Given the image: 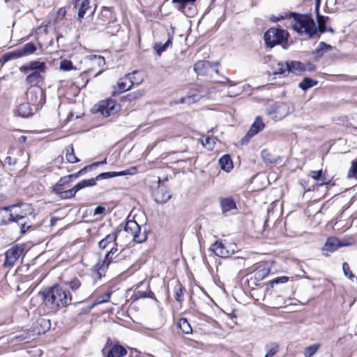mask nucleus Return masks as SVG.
<instances>
[{
  "label": "nucleus",
  "mask_w": 357,
  "mask_h": 357,
  "mask_svg": "<svg viewBox=\"0 0 357 357\" xmlns=\"http://www.w3.org/2000/svg\"><path fill=\"white\" fill-rule=\"evenodd\" d=\"M45 305L52 310L63 307L70 304L71 294L61 284L46 288L39 293Z\"/></svg>",
  "instance_id": "f257e3e1"
},
{
  "label": "nucleus",
  "mask_w": 357,
  "mask_h": 357,
  "mask_svg": "<svg viewBox=\"0 0 357 357\" xmlns=\"http://www.w3.org/2000/svg\"><path fill=\"white\" fill-rule=\"evenodd\" d=\"M289 17L294 20L292 29L300 36L312 38L317 35V27L311 15L289 13Z\"/></svg>",
  "instance_id": "f03ea898"
},
{
  "label": "nucleus",
  "mask_w": 357,
  "mask_h": 357,
  "mask_svg": "<svg viewBox=\"0 0 357 357\" xmlns=\"http://www.w3.org/2000/svg\"><path fill=\"white\" fill-rule=\"evenodd\" d=\"M47 65L40 61H32L20 67L21 73L26 74L25 82L31 85H38L45 80Z\"/></svg>",
  "instance_id": "7ed1b4c3"
},
{
  "label": "nucleus",
  "mask_w": 357,
  "mask_h": 357,
  "mask_svg": "<svg viewBox=\"0 0 357 357\" xmlns=\"http://www.w3.org/2000/svg\"><path fill=\"white\" fill-rule=\"evenodd\" d=\"M31 208L29 204H13L0 208V214H2L1 225H7L10 222L23 220L28 214L31 213Z\"/></svg>",
  "instance_id": "20e7f679"
},
{
  "label": "nucleus",
  "mask_w": 357,
  "mask_h": 357,
  "mask_svg": "<svg viewBox=\"0 0 357 357\" xmlns=\"http://www.w3.org/2000/svg\"><path fill=\"white\" fill-rule=\"evenodd\" d=\"M27 103L38 110L45 102V91L38 85H31L26 91Z\"/></svg>",
  "instance_id": "39448f33"
},
{
  "label": "nucleus",
  "mask_w": 357,
  "mask_h": 357,
  "mask_svg": "<svg viewBox=\"0 0 357 357\" xmlns=\"http://www.w3.org/2000/svg\"><path fill=\"white\" fill-rule=\"evenodd\" d=\"M288 33L283 29L271 28L264 35V40L268 47H273L287 39Z\"/></svg>",
  "instance_id": "423d86ee"
},
{
  "label": "nucleus",
  "mask_w": 357,
  "mask_h": 357,
  "mask_svg": "<svg viewBox=\"0 0 357 357\" xmlns=\"http://www.w3.org/2000/svg\"><path fill=\"white\" fill-rule=\"evenodd\" d=\"M293 111L294 107L289 103L273 104L266 108L267 114L275 121L282 119Z\"/></svg>",
  "instance_id": "0eeeda50"
},
{
  "label": "nucleus",
  "mask_w": 357,
  "mask_h": 357,
  "mask_svg": "<svg viewBox=\"0 0 357 357\" xmlns=\"http://www.w3.org/2000/svg\"><path fill=\"white\" fill-rule=\"evenodd\" d=\"M96 185L94 179H84L77 183L73 188L69 189L68 190L61 191L57 190L54 191L56 194L59 195L61 199H71L74 197L76 193L86 187H91Z\"/></svg>",
  "instance_id": "6e6552de"
},
{
  "label": "nucleus",
  "mask_w": 357,
  "mask_h": 357,
  "mask_svg": "<svg viewBox=\"0 0 357 357\" xmlns=\"http://www.w3.org/2000/svg\"><path fill=\"white\" fill-rule=\"evenodd\" d=\"M124 231L128 236L132 238L136 243H142L146 238L145 233H141V227L135 220H128L125 225Z\"/></svg>",
  "instance_id": "1a4fd4ad"
},
{
  "label": "nucleus",
  "mask_w": 357,
  "mask_h": 357,
  "mask_svg": "<svg viewBox=\"0 0 357 357\" xmlns=\"http://www.w3.org/2000/svg\"><path fill=\"white\" fill-rule=\"evenodd\" d=\"M117 251V248L114 246L111 247L110 250L105 255L104 259L100 261L94 266L93 269L97 272L99 278L101 277L102 273L105 272L108 268L109 264L114 262L115 259L114 257Z\"/></svg>",
  "instance_id": "9d476101"
},
{
  "label": "nucleus",
  "mask_w": 357,
  "mask_h": 357,
  "mask_svg": "<svg viewBox=\"0 0 357 357\" xmlns=\"http://www.w3.org/2000/svg\"><path fill=\"white\" fill-rule=\"evenodd\" d=\"M24 250V248L22 246H19L17 245L13 246L11 248L8 249L5 253V261L3 263V266L5 267H11L14 265L15 261L19 259L21 256Z\"/></svg>",
  "instance_id": "9b49d317"
},
{
  "label": "nucleus",
  "mask_w": 357,
  "mask_h": 357,
  "mask_svg": "<svg viewBox=\"0 0 357 357\" xmlns=\"http://www.w3.org/2000/svg\"><path fill=\"white\" fill-rule=\"evenodd\" d=\"M98 111L104 116H109L117 112L116 105L114 100L107 99L98 103Z\"/></svg>",
  "instance_id": "f8f14e48"
},
{
  "label": "nucleus",
  "mask_w": 357,
  "mask_h": 357,
  "mask_svg": "<svg viewBox=\"0 0 357 357\" xmlns=\"http://www.w3.org/2000/svg\"><path fill=\"white\" fill-rule=\"evenodd\" d=\"M264 128V123L259 116L256 117L247 134L241 139V144L247 143L249 139L257 135Z\"/></svg>",
  "instance_id": "ddd939ff"
},
{
  "label": "nucleus",
  "mask_w": 357,
  "mask_h": 357,
  "mask_svg": "<svg viewBox=\"0 0 357 357\" xmlns=\"http://www.w3.org/2000/svg\"><path fill=\"white\" fill-rule=\"evenodd\" d=\"M154 201L158 204H165L171 199L172 195L163 185H159L153 194Z\"/></svg>",
  "instance_id": "4468645a"
},
{
  "label": "nucleus",
  "mask_w": 357,
  "mask_h": 357,
  "mask_svg": "<svg viewBox=\"0 0 357 357\" xmlns=\"http://www.w3.org/2000/svg\"><path fill=\"white\" fill-rule=\"evenodd\" d=\"M196 0H172L174 3L178 4V10L183 11L185 15L192 16L196 13L195 8L192 5Z\"/></svg>",
  "instance_id": "2eb2a0df"
},
{
  "label": "nucleus",
  "mask_w": 357,
  "mask_h": 357,
  "mask_svg": "<svg viewBox=\"0 0 357 357\" xmlns=\"http://www.w3.org/2000/svg\"><path fill=\"white\" fill-rule=\"evenodd\" d=\"M130 77L127 74L124 77L120 79V80L118 82V89L120 92L126 91L130 89L132 86L139 85L144 80V77L142 76L132 81H130Z\"/></svg>",
  "instance_id": "dca6fc26"
},
{
  "label": "nucleus",
  "mask_w": 357,
  "mask_h": 357,
  "mask_svg": "<svg viewBox=\"0 0 357 357\" xmlns=\"http://www.w3.org/2000/svg\"><path fill=\"white\" fill-rule=\"evenodd\" d=\"M94 0H72L74 7L78 10L77 15L79 20L82 19L88 10L91 6V4Z\"/></svg>",
  "instance_id": "f3484780"
},
{
  "label": "nucleus",
  "mask_w": 357,
  "mask_h": 357,
  "mask_svg": "<svg viewBox=\"0 0 357 357\" xmlns=\"http://www.w3.org/2000/svg\"><path fill=\"white\" fill-rule=\"evenodd\" d=\"M216 256L220 257H227L231 253L234 252V250L231 252L226 247L221 241L215 242L210 248Z\"/></svg>",
  "instance_id": "a211bd4d"
},
{
  "label": "nucleus",
  "mask_w": 357,
  "mask_h": 357,
  "mask_svg": "<svg viewBox=\"0 0 357 357\" xmlns=\"http://www.w3.org/2000/svg\"><path fill=\"white\" fill-rule=\"evenodd\" d=\"M131 174L130 169H126L121 172H104L98 174L96 178H92L91 179H94L95 181H100L102 179L111 178L116 176H126ZM96 183V182H95Z\"/></svg>",
  "instance_id": "6ab92c4d"
},
{
  "label": "nucleus",
  "mask_w": 357,
  "mask_h": 357,
  "mask_svg": "<svg viewBox=\"0 0 357 357\" xmlns=\"http://www.w3.org/2000/svg\"><path fill=\"white\" fill-rule=\"evenodd\" d=\"M117 238V234L116 233H112L107 235L103 239H102L99 243L98 246L101 250H105L110 246L113 247L116 245V241Z\"/></svg>",
  "instance_id": "aec40b11"
},
{
  "label": "nucleus",
  "mask_w": 357,
  "mask_h": 357,
  "mask_svg": "<svg viewBox=\"0 0 357 357\" xmlns=\"http://www.w3.org/2000/svg\"><path fill=\"white\" fill-rule=\"evenodd\" d=\"M211 62L208 61H199L195 63L194 71L199 75H204L208 73V70L211 68Z\"/></svg>",
  "instance_id": "412c9836"
},
{
  "label": "nucleus",
  "mask_w": 357,
  "mask_h": 357,
  "mask_svg": "<svg viewBox=\"0 0 357 357\" xmlns=\"http://www.w3.org/2000/svg\"><path fill=\"white\" fill-rule=\"evenodd\" d=\"M344 245V244L341 243L337 238L331 237L328 238L327 241L326 242L323 248V250L325 251L333 252L335 250H336L338 248Z\"/></svg>",
  "instance_id": "4be33fe9"
},
{
  "label": "nucleus",
  "mask_w": 357,
  "mask_h": 357,
  "mask_svg": "<svg viewBox=\"0 0 357 357\" xmlns=\"http://www.w3.org/2000/svg\"><path fill=\"white\" fill-rule=\"evenodd\" d=\"M288 73H292L296 75L300 74L305 71V63L300 61H292L287 62Z\"/></svg>",
  "instance_id": "5701e85b"
},
{
  "label": "nucleus",
  "mask_w": 357,
  "mask_h": 357,
  "mask_svg": "<svg viewBox=\"0 0 357 357\" xmlns=\"http://www.w3.org/2000/svg\"><path fill=\"white\" fill-rule=\"evenodd\" d=\"M36 111L30 104L26 102L21 104L17 109V114L19 116L26 118L32 115Z\"/></svg>",
  "instance_id": "b1692460"
},
{
  "label": "nucleus",
  "mask_w": 357,
  "mask_h": 357,
  "mask_svg": "<svg viewBox=\"0 0 357 357\" xmlns=\"http://www.w3.org/2000/svg\"><path fill=\"white\" fill-rule=\"evenodd\" d=\"M205 96L203 88L202 86H198L195 89H192L189 91V95L188 96V99L191 100L192 102H196L199 100L200 98Z\"/></svg>",
  "instance_id": "393cba45"
},
{
  "label": "nucleus",
  "mask_w": 357,
  "mask_h": 357,
  "mask_svg": "<svg viewBox=\"0 0 357 357\" xmlns=\"http://www.w3.org/2000/svg\"><path fill=\"white\" fill-rule=\"evenodd\" d=\"M219 164L222 169L225 172H229L233 169V162L229 155H224L219 160Z\"/></svg>",
  "instance_id": "a878e982"
},
{
  "label": "nucleus",
  "mask_w": 357,
  "mask_h": 357,
  "mask_svg": "<svg viewBox=\"0 0 357 357\" xmlns=\"http://www.w3.org/2000/svg\"><path fill=\"white\" fill-rule=\"evenodd\" d=\"M127 351L121 345H114L108 352L107 357H123L126 356Z\"/></svg>",
  "instance_id": "bb28decb"
},
{
  "label": "nucleus",
  "mask_w": 357,
  "mask_h": 357,
  "mask_svg": "<svg viewBox=\"0 0 357 357\" xmlns=\"http://www.w3.org/2000/svg\"><path fill=\"white\" fill-rule=\"evenodd\" d=\"M18 50L21 56L23 57L33 54L36 51L37 48L33 43L29 42Z\"/></svg>",
  "instance_id": "cd10ccee"
},
{
  "label": "nucleus",
  "mask_w": 357,
  "mask_h": 357,
  "mask_svg": "<svg viewBox=\"0 0 357 357\" xmlns=\"http://www.w3.org/2000/svg\"><path fill=\"white\" fill-rule=\"evenodd\" d=\"M261 155L266 163L276 164L280 160V156H274L268 150H263L261 152Z\"/></svg>",
  "instance_id": "c85d7f7f"
},
{
  "label": "nucleus",
  "mask_w": 357,
  "mask_h": 357,
  "mask_svg": "<svg viewBox=\"0 0 357 357\" xmlns=\"http://www.w3.org/2000/svg\"><path fill=\"white\" fill-rule=\"evenodd\" d=\"M317 13V21L318 24L317 33L319 32L321 33L326 31V24L328 21L329 17L327 16L321 15L318 11Z\"/></svg>",
  "instance_id": "c756f323"
},
{
  "label": "nucleus",
  "mask_w": 357,
  "mask_h": 357,
  "mask_svg": "<svg viewBox=\"0 0 357 357\" xmlns=\"http://www.w3.org/2000/svg\"><path fill=\"white\" fill-rule=\"evenodd\" d=\"M287 62L286 63H278L276 67L274 68L273 75H279L280 77H283L289 74Z\"/></svg>",
  "instance_id": "7c9ffc66"
},
{
  "label": "nucleus",
  "mask_w": 357,
  "mask_h": 357,
  "mask_svg": "<svg viewBox=\"0 0 357 357\" xmlns=\"http://www.w3.org/2000/svg\"><path fill=\"white\" fill-rule=\"evenodd\" d=\"M221 207L223 213H226L233 208H236V204L232 199L226 198L221 201Z\"/></svg>",
  "instance_id": "2f4dec72"
},
{
  "label": "nucleus",
  "mask_w": 357,
  "mask_h": 357,
  "mask_svg": "<svg viewBox=\"0 0 357 357\" xmlns=\"http://www.w3.org/2000/svg\"><path fill=\"white\" fill-rule=\"evenodd\" d=\"M318 82L310 77H305L298 84L299 88L303 91H307L310 88L317 85Z\"/></svg>",
  "instance_id": "473e14b6"
},
{
  "label": "nucleus",
  "mask_w": 357,
  "mask_h": 357,
  "mask_svg": "<svg viewBox=\"0 0 357 357\" xmlns=\"http://www.w3.org/2000/svg\"><path fill=\"white\" fill-rule=\"evenodd\" d=\"M120 29V24H117L115 21H112L107 23L105 31L107 34L114 36L119 31Z\"/></svg>",
  "instance_id": "72a5a7b5"
},
{
  "label": "nucleus",
  "mask_w": 357,
  "mask_h": 357,
  "mask_svg": "<svg viewBox=\"0 0 357 357\" xmlns=\"http://www.w3.org/2000/svg\"><path fill=\"white\" fill-rule=\"evenodd\" d=\"M178 326L185 334H190L192 333V329L185 318H182L178 323Z\"/></svg>",
  "instance_id": "f704fd0d"
},
{
  "label": "nucleus",
  "mask_w": 357,
  "mask_h": 357,
  "mask_svg": "<svg viewBox=\"0 0 357 357\" xmlns=\"http://www.w3.org/2000/svg\"><path fill=\"white\" fill-rule=\"evenodd\" d=\"M320 347L321 344L319 343H316L306 347L303 351L304 357H312L317 353Z\"/></svg>",
  "instance_id": "c9c22d12"
},
{
  "label": "nucleus",
  "mask_w": 357,
  "mask_h": 357,
  "mask_svg": "<svg viewBox=\"0 0 357 357\" xmlns=\"http://www.w3.org/2000/svg\"><path fill=\"white\" fill-rule=\"evenodd\" d=\"M21 54L19 52V50L17 49L14 51L7 52L4 54L2 56V59L3 62H7L8 61L15 60L19 58H21Z\"/></svg>",
  "instance_id": "e433bc0d"
},
{
  "label": "nucleus",
  "mask_w": 357,
  "mask_h": 357,
  "mask_svg": "<svg viewBox=\"0 0 357 357\" xmlns=\"http://www.w3.org/2000/svg\"><path fill=\"white\" fill-rule=\"evenodd\" d=\"M66 284L73 291H76L80 288H82V289H84V287H82V282L77 278L72 279Z\"/></svg>",
  "instance_id": "4c0bfd02"
},
{
  "label": "nucleus",
  "mask_w": 357,
  "mask_h": 357,
  "mask_svg": "<svg viewBox=\"0 0 357 357\" xmlns=\"http://www.w3.org/2000/svg\"><path fill=\"white\" fill-rule=\"evenodd\" d=\"M310 175L313 179L319 181V185H324L328 183L327 179L324 176H322L321 170L312 171Z\"/></svg>",
  "instance_id": "58836bf2"
},
{
  "label": "nucleus",
  "mask_w": 357,
  "mask_h": 357,
  "mask_svg": "<svg viewBox=\"0 0 357 357\" xmlns=\"http://www.w3.org/2000/svg\"><path fill=\"white\" fill-rule=\"evenodd\" d=\"M267 351L264 357H273L279 351V346L276 343H271L266 346Z\"/></svg>",
  "instance_id": "ea45409f"
},
{
  "label": "nucleus",
  "mask_w": 357,
  "mask_h": 357,
  "mask_svg": "<svg viewBox=\"0 0 357 357\" xmlns=\"http://www.w3.org/2000/svg\"><path fill=\"white\" fill-rule=\"evenodd\" d=\"M172 38L169 37L168 40L164 43H158L155 45V50L158 54H160L162 52L165 51L166 49L172 45Z\"/></svg>",
  "instance_id": "a19ab883"
},
{
  "label": "nucleus",
  "mask_w": 357,
  "mask_h": 357,
  "mask_svg": "<svg viewBox=\"0 0 357 357\" xmlns=\"http://www.w3.org/2000/svg\"><path fill=\"white\" fill-rule=\"evenodd\" d=\"M93 65H97L99 67H102L105 64V58L100 55H90L89 56Z\"/></svg>",
  "instance_id": "79ce46f5"
},
{
  "label": "nucleus",
  "mask_w": 357,
  "mask_h": 357,
  "mask_svg": "<svg viewBox=\"0 0 357 357\" xmlns=\"http://www.w3.org/2000/svg\"><path fill=\"white\" fill-rule=\"evenodd\" d=\"M70 180L67 176L61 177L59 182L53 187L54 191L61 190L62 188L70 183Z\"/></svg>",
  "instance_id": "37998d69"
},
{
  "label": "nucleus",
  "mask_w": 357,
  "mask_h": 357,
  "mask_svg": "<svg viewBox=\"0 0 357 357\" xmlns=\"http://www.w3.org/2000/svg\"><path fill=\"white\" fill-rule=\"evenodd\" d=\"M153 296L154 294L150 290L145 291H137L133 295L135 300H138L142 298H153Z\"/></svg>",
  "instance_id": "c03bdc74"
},
{
  "label": "nucleus",
  "mask_w": 357,
  "mask_h": 357,
  "mask_svg": "<svg viewBox=\"0 0 357 357\" xmlns=\"http://www.w3.org/2000/svg\"><path fill=\"white\" fill-rule=\"evenodd\" d=\"M183 287L181 284H178L174 289V298L178 302H181L183 300Z\"/></svg>",
  "instance_id": "a18cd8bd"
},
{
  "label": "nucleus",
  "mask_w": 357,
  "mask_h": 357,
  "mask_svg": "<svg viewBox=\"0 0 357 357\" xmlns=\"http://www.w3.org/2000/svg\"><path fill=\"white\" fill-rule=\"evenodd\" d=\"M66 158L70 163H75L79 161L78 158L74 153V149L72 146L67 149Z\"/></svg>",
  "instance_id": "49530a36"
},
{
  "label": "nucleus",
  "mask_w": 357,
  "mask_h": 357,
  "mask_svg": "<svg viewBox=\"0 0 357 357\" xmlns=\"http://www.w3.org/2000/svg\"><path fill=\"white\" fill-rule=\"evenodd\" d=\"M59 68L63 71H68L73 68V63L70 60H63L60 63Z\"/></svg>",
  "instance_id": "de8ad7c7"
},
{
  "label": "nucleus",
  "mask_w": 357,
  "mask_h": 357,
  "mask_svg": "<svg viewBox=\"0 0 357 357\" xmlns=\"http://www.w3.org/2000/svg\"><path fill=\"white\" fill-rule=\"evenodd\" d=\"M342 270L345 276H347L350 280H353L355 275L352 273L350 270L349 266L347 263L344 262L342 264Z\"/></svg>",
  "instance_id": "09e8293b"
},
{
  "label": "nucleus",
  "mask_w": 357,
  "mask_h": 357,
  "mask_svg": "<svg viewBox=\"0 0 357 357\" xmlns=\"http://www.w3.org/2000/svg\"><path fill=\"white\" fill-rule=\"evenodd\" d=\"M332 49V47L330 45H327L324 42H321L316 52L319 54L321 52V54H323V52H326L328 50H331Z\"/></svg>",
  "instance_id": "8fccbe9b"
},
{
  "label": "nucleus",
  "mask_w": 357,
  "mask_h": 357,
  "mask_svg": "<svg viewBox=\"0 0 357 357\" xmlns=\"http://www.w3.org/2000/svg\"><path fill=\"white\" fill-rule=\"evenodd\" d=\"M109 298L110 293H107L101 296L98 297L97 299L96 300L95 304L97 305L107 302L109 301Z\"/></svg>",
  "instance_id": "3c124183"
},
{
  "label": "nucleus",
  "mask_w": 357,
  "mask_h": 357,
  "mask_svg": "<svg viewBox=\"0 0 357 357\" xmlns=\"http://www.w3.org/2000/svg\"><path fill=\"white\" fill-rule=\"evenodd\" d=\"M289 17V13H284L282 14H280L278 16H272L271 17V20L272 22H278L281 20H284L287 17Z\"/></svg>",
  "instance_id": "603ef678"
},
{
  "label": "nucleus",
  "mask_w": 357,
  "mask_h": 357,
  "mask_svg": "<svg viewBox=\"0 0 357 357\" xmlns=\"http://www.w3.org/2000/svg\"><path fill=\"white\" fill-rule=\"evenodd\" d=\"M202 144L205 146H208V149H212L213 147L214 142L211 137H207L204 140H202Z\"/></svg>",
  "instance_id": "864d4df0"
},
{
  "label": "nucleus",
  "mask_w": 357,
  "mask_h": 357,
  "mask_svg": "<svg viewBox=\"0 0 357 357\" xmlns=\"http://www.w3.org/2000/svg\"><path fill=\"white\" fill-rule=\"evenodd\" d=\"M128 75L130 77V80H135L136 79L139 78L140 76L143 77V75L141 72L135 70L132 73H128Z\"/></svg>",
  "instance_id": "5fc2aeb1"
},
{
  "label": "nucleus",
  "mask_w": 357,
  "mask_h": 357,
  "mask_svg": "<svg viewBox=\"0 0 357 357\" xmlns=\"http://www.w3.org/2000/svg\"><path fill=\"white\" fill-rule=\"evenodd\" d=\"M289 280V278L287 276H280L275 278L272 283L273 284H280V283H285Z\"/></svg>",
  "instance_id": "6e6d98bb"
},
{
  "label": "nucleus",
  "mask_w": 357,
  "mask_h": 357,
  "mask_svg": "<svg viewBox=\"0 0 357 357\" xmlns=\"http://www.w3.org/2000/svg\"><path fill=\"white\" fill-rule=\"evenodd\" d=\"M17 223L19 225H20V231L22 233H25L30 228V225H26V222H22V220L19 221Z\"/></svg>",
  "instance_id": "4d7b16f0"
},
{
  "label": "nucleus",
  "mask_w": 357,
  "mask_h": 357,
  "mask_svg": "<svg viewBox=\"0 0 357 357\" xmlns=\"http://www.w3.org/2000/svg\"><path fill=\"white\" fill-rule=\"evenodd\" d=\"M66 11L64 8H61L57 11L56 20H62L66 15Z\"/></svg>",
  "instance_id": "13d9d810"
},
{
  "label": "nucleus",
  "mask_w": 357,
  "mask_h": 357,
  "mask_svg": "<svg viewBox=\"0 0 357 357\" xmlns=\"http://www.w3.org/2000/svg\"><path fill=\"white\" fill-rule=\"evenodd\" d=\"M93 164L91 165H87V166H85L84 168H82L81 170H79V174H81L82 175L84 174L85 172H86L87 171H90V170H92L93 169Z\"/></svg>",
  "instance_id": "bf43d9fd"
},
{
  "label": "nucleus",
  "mask_w": 357,
  "mask_h": 357,
  "mask_svg": "<svg viewBox=\"0 0 357 357\" xmlns=\"http://www.w3.org/2000/svg\"><path fill=\"white\" fill-rule=\"evenodd\" d=\"M105 211V208L102 206H97L94 210V215L102 214Z\"/></svg>",
  "instance_id": "052dcab7"
},
{
  "label": "nucleus",
  "mask_w": 357,
  "mask_h": 357,
  "mask_svg": "<svg viewBox=\"0 0 357 357\" xmlns=\"http://www.w3.org/2000/svg\"><path fill=\"white\" fill-rule=\"evenodd\" d=\"M315 69V66L313 63H307L305 64V71H313Z\"/></svg>",
  "instance_id": "680f3d73"
},
{
  "label": "nucleus",
  "mask_w": 357,
  "mask_h": 357,
  "mask_svg": "<svg viewBox=\"0 0 357 357\" xmlns=\"http://www.w3.org/2000/svg\"><path fill=\"white\" fill-rule=\"evenodd\" d=\"M82 174H79V172L75 173V174H69L67 176V177H68L70 180V182H73L74 180L77 179V178H79Z\"/></svg>",
  "instance_id": "e2e57ef3"
},
{
  "label": "nucleus",
  "mask_w": 357,
  "mask_h": 357,
  "mask_svg": "<svg viewBox=\"0 0 357 357\" xmlns=\"http://www.w3.org/2000/svg\"><path fill=\"white\" fill-rule=\"evenodd\" d=\"M82 174H79V172L75 173V174H69L67 176V177H68L70 180V182H73L74 180L77 179V178H79Z\"/></svg>",
  "instance_id": "0e129e2a"
},
{
  "label": "nucleus",
  "mask_w": 357,
  "mask_h": 357,
  "mask_svg": "<svg viewBox=\"0 0 357 357\" xmlns=\"http://www.w3.org/2000/svg\"><path fill=\"white\" fill-rule=\"evenodd\" d=\"M351 172L354 174H357V160L352 162Z\"/></svg>",
  "instance_id": "69168bd1"
},
{
  "label": "nucleus",
  "mask_w": 357,
  "mask_h": 357,
  "mask_svg": "<svg viewBox=\"0 0 357 357\" xmlns=\"http://www.w3.org/2000/svg\"><path fill=\"white\" fill-rule=\"evenodd\" d=\"M102 15L104 17V16H110L111 17H112V12L109 10V9H105L102 11Z\"/></svg>",
  "instance_id": "338daca9"
},
{
  "label": "nucleus",
  "mask_w": 357,
  "mask_h": 357,
  "mask_svg": "<svg viewBox=\"0 0 357 357\" xmlns=\"http://www.w3.org/2000/svg\"><path fill=\"white\" fill-rule=\"evenodd\" d=\"M119 253V257L121 258V261L126 259L127 257V255L126 253V251L124 250H122Z\"/></svg>",
  "instance_id": "774afa93"
}]
</instances>
